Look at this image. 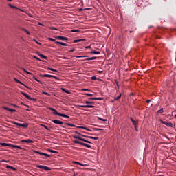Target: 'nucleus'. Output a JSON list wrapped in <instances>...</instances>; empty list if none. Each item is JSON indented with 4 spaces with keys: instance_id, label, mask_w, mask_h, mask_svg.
<instances>
[{
    "instance_id": "1",
    "label": "nucleus",
    "mask_w": 176,
    "mask_h": 176,
    "mask_svg": "<svg viewBox=\"0 0 176 176\" xmlns=\"http://www.w3.org/2000/svg\"><path fill=\"white\" fill-rule=\"evenodd\" d=\"M73 138H74V139H78V140H80V141H82V142H86V143H87V144H91V142H89V140H86V139H85V138H82L81 136H80V135H73Z\"/></svg>"
},
{
    "instance_id": "2",
    "label": "nucleus",
    "mask_w": 176,
    "mask_h": 176,
    "mask_svg": "<svg viewBox=\"0 0 176 176\" xmlns=\"http://www.w3.org/2000/svg\"><path fill=\"white\" fill-rule=\"evenodd\" d=\"M36 167L40 169H43L45 171H50L52 170L51 168H49V166H43V165H36Z\"/></svg>"
},
{
    "instance_id": "3",
    "label": "nucleus",
    "mask_w": 176,
    "mask_h": 176,
    "mask_svg": "<svg viewBox=\"0 0 176 176\" xmlns=\"http://www.w3.org/2000/svg\"><path fill=\"white\" fill-rule=\"evenodd\" d=\"M21 94L25 96V98H26L28 100H34L36 101V98H31L28 94H26L25 92L21 91Z\"/></svg>"
},
{
    "instance_id": "4",
    "label": "nucleus",
    "mask_w": 176,
    "mask_h": 176,
    "mask_svg": "<svg viewBox=\"0 0 176 176\" xmlns=\"http://www.w3.org/2000/svg\"><path fill=\"white\" fill-rule=\"evenodd\" d=\"M14 124L18 126H21V127H23V128H28V123H19L16 122H14Z\"/></svg>"
},
{
    "instance_id": "5",
    "label": "nucleus",
    "mask_w": 176,
    "mask_h": 176,
    "mask_svg": "<svg viewBox=\"0 0 176 176\" xmlns=\"http://www.w3.org/2000/svg\"><path fill=\"white\" fill-rule=\"evenodd\" d=\"M161 123L166 125V126H168V127H173V124L172 122H167L164 121L162 120H161Z\"/></svg>"
},
{
    "instance_id": "6",
    "label": "nucleus",
    "mask_w": 176,
    "mask_h": 176,
    "mask_svg": "<svg viewBox=\"0 0 176 176\" xmlns=\"http://www.w3.org/2000/svg\"><path fill=\"white\" fill-rule=\"evenodd\" d=\"M48 109H50V111H52V114L54 115H56L58 116H59L60 113H58L54 108L52 107H48Z\"/></svg>"
},
{
    "instance_id": "7",
    "label": "nucleus",
    "mask_w": 176,
    "mask_h": 176,
    "mask_svg": "<svg viewBox=\"0 0 176 176\" xmlns=\"http://www.w3.org/2000/svg\"><path fill=\"white\" fill-rule=\"evenodd\" d=\"M34 153H37L38 155H41L45 156V157H47L48 158L51 157V155H50L49 154H46V153H40V151H34Z\"/></svg>"
},
{
    "instance_id": "8",
    "label": "nucleus",
    "mask_w": 176,
    "mask_h": 176,
    "mask_svg": "<svg viewBox=\"0 0 176 176\" xmlns=\"http://www.w3.org/2000/svg\"><path fill=\"white\" fill-rule=\"evenodd\" d=\"M56 38L60 41H68L69 38L62 36H56Z\"/></svg>"
},
{
    "instance_id": "9",
    "label": "nucleus",
    "mask_w": 176,
    "mask_h": 176,
    "mask_svg": "<svg viewBox=\"0 0 176 176\" xmlns=\"http://www.w3.org/2000/svg\"><path fill=\"white\" fill-rule=\"evenodd\" d=\"M41 76L43 77V78L45 77V78H54V79H58L57 76L50 75V74H44V75H42Z\"/></svg>"
},
{
    "instance_id": "10",
    "label": "nucleus",
    "mask_w": 176,
    "mask_h": 176,
    "mask_svg": "<svg viewBox=\"0 0 176 176\" xmlns=\"http://www.w3.org/2000/svg\"><path fill=\"white\" fill-rule=\"evenodd\" d=\"M52 122L54 124H58V125H63V122L59 120H53Z\"/></svg>"
},
{
    "instance_id": "11",
    "label": "nucleus",
    "mask_w": 176,
    "mask_h": 176,
    "mask_svg": "<svg viewBox=\"0 0 176 176\" xmlns=\"http://www.w3.org/2000/svg\"><path fill=\"white\" fill-rule=\"evenodd\" d=\"M3 109H5V110H7V111H8L11 113L16 112V109H10V108H8L6 106H3Z\"/></svg>"
},
{
    "instance_id": "12",
    "label": "nucleus",
    "mask_w": 176,
    "mask_h": 176,
    "mask_svg": "<svg viewBox=\"0 0 176 176\" xmlns=\"http://www.w3.org/2000/svg\"><path fill=\"white\" fill-rule=\"evenodd\" d=\"M130 120L131 121V122L133 123V124L134 125L135 128H136V126L138 125V123L136 120H135L132 117H130Z\"/></svg>"
},
{
    "instance_id": "13",
    "label": "nucleus",
    "mask_w": 176,
    "mask_h": 176,
    "mask_svg": "<svg viewBox=\"0 0 176 176\" xmlns=\"http://www.w3.org/2000/svg\"><path fill=\"white\" fill-rule=\"evenodd\" d=\"M83 138H87L91 140H97L99 139L98 137H94V136H87V135H82Z\"/></svg>"
},
{
    "instance_id": "14",
    "label": "nucleus",
    "mask_w": 176,
    "mask_h": 176,
    "mask_svg": "<svg viewBox=\"0 0 176 176\" xmlns=\"http://www.w3.org/2000/svg\"><path fill=\"white\" fill-rule=\"evenodd\" d=\"M55 44L56 45H60L62 46H64V47H67V45L63 42H60V41H55Z\"/></svg>"
},
{
    "instance_id": "15",
    "label": "nucleus",
    "mask_w": 176,
    "mask_h": 176,
    "mask_svg": "<svg viewBox=\"0 0 176 176\" xmlns=\"http://www.w3.org/2000/svg\"><path fill=\"white\" fill-rule=\"evenodd\" d=\"M91 54H95V55H99L100 54V52L99 51H96V50H92L90 52Z\"/></svg>"
},
{
    "instance_id": "16",
    "label": "nucleus",
    "mask_w": 176,
    "mask_h": 176,
    "mask_svg": "<svg viewBox=\"0 0 176 176\" xmlns=\"http://www.w3.org/2000/svg\"><path fill=\"white\" fill-rule=\"evenodd\" d=\"M38 56H40V58H41V59L47 60V56H45V55H43V54H39V53H38Z\"/></svg>"
},
{
    "instance_id": "17",
    "label": "nucleus",
    "mask_w": 176,
    "mask_h": 176,
    "mask_svg": "<svg viewBox=\"0 0 176 176\" xmlns=\"http://www.w3.org/2000/svg\"><path fill=\"white\" fill-rule=\"evenodd\" d=\"M22 142H25V143H33V141L30 139H28V140H22Z\"/></svg>"
},
{
    "instance_id": "18",
    "label": "nucleus",
    "mask_w": 176,
    "mask_h": 176,
    "mask_svg": "<svg viewBox=\"0 0 176 176\" xmlns=\"http://www.w3.org/2000/svg\"><path fill=\"white\" fill-rule=\"evenodd\" d=\"M97 58H98L97 56H93V57L86 58L85 60H87V61L94 60H96Z\"/></svg>"
},
{
    "instance_id": "19",
    "label": "nucleus",
    "mask_w": 176,
    "mask_h": 176,
    "mask_svg": "<svg viewBox=\"0 0 176 176\" xmlns=\"http://www.w3.org/2000/svg\"><path fill=\"white\" fill-rule=\"evenodd\" d=\"M59 116L63 117V118H67V119H69V116H67V115H66V114H64V113H60Z\"/></svg>"
},
{
    "instance_id": "20",
    "label": "nucleus",
    "mask_w": 176,
    "mask_h": 176,
    "mask_svg": "<svg viewBox=\"0 0 176 176\" xmlns=\"http://www.w3.org/2000/svg\"><path fill=\"white\" fill-rule=\"evenodd\" d=\"M61 90H62L63 92H65V93H66V94H71V92H70L69 90L66 89H65V88H61Z\"/></svg>"
},
{
    "instance_id": "21",
    "label": "nucleus",
    "mask_w": 176,
    "mask_h": 176,
    "mask_svg": "<svg viewBox=\"0 0 176 176\" xmlns=\"http://www.w3.org/2000/svg\"><path fill=\"white\" fill-rule=\"evenodd\" d=\"M6 168L12 169L14 171H17V169L16 168H14V166H10V165H7Z\"/></svg>"
},
{
    "instance_id": "22",
    "label": "nucleus",
    "mask_w": 176,
    "mask_h": 176,
    "mask_svg": "<svg viewBox=\"0 0 176 176\" xmlns=\"http://www.w3.org/2000/svg\"><path fill=\"white\" fill-rule=\"evenodd\" d=\"M11 147L14 148L21 149V150L23 149V147H20V146H16L15 144H12Z\"/></svg>"
},
{
    "instance_id": "23",
    "label": "nucleus",
    "mask_w": 176,
    "mask_h": 176,
    "mask_svg": "<svg viewBox=\"0 0 176 176\" xmlns=\"http://www.w3.org/2000/svg\"><path fill=\"white\" fill-rule=\"evenodd\" d=\"M85 39H75L73 41V43H80V42H82V41H84Z\"/></svg>"
},
{
    "instance_id": "24",
    "label": "nucleus",
    "mask_w": 176,
    "mask_h": 176,
    "mask_svg": "<svg viewBox=\"0 0 176 176\" xmlns=\"http://www.w3.org/2000/svg\"><path fill=\"white\" fill-rule=\"evenodd\" d=\"M81 145L85 146L87 148H91V146H90V144H86V143H81Z\"/></svg>"
},
{
    "instance_id": "25",
    "label": "nucleus",
    "mask_w": 176,
    "mask_h": 176,
    "mask_svg": "<svg viewBox=\"0 0 176 176\" xmlns=\"http://www.w3.org/2000/svg\"><path fill=\"white\" fill-rule=\"evenodd\" d=\"M122 97V93H120L117 97L114 98L115 100H119L121 99Z\"/></svg>"
},
{
    "instance_id": "26",
    "label": "nucleus",
    "mask_w": 176,
    "mask_h": 176,
    "mask_svg": "<svg viewBox=\"0 0 176 176\" xmlns=\"http://www.w3.org/2000/svg\"><path fill=\"white\" fill-rule=\"evenodd\" d=\"M65 125L68 126H71V127H76V125L74 124H70V123H68V122H66L65 123Z\"/></svg>"
},
{
    "instance_id": "27",
    "label": "nucleus",
    "mask_w": 176,
    "mask_h": 176,
    "mask_svg": "<svg viewBox=\"0 0 176 176\" xmlns=\"http://www.w3.org/2000/svg\"><path fill=\"white\" fill-rule=\"evenodd\" d=\"M73 143L74 144H78L80 145H82V144H83V143H82V142H79V140H74Z\"/></svg>"
},
{
    "instance_id": "28",
    "label": "nucleus",
    "mask_w": 176,
    "mask_h": 176,
    "mask_svg": "<svg viewBox=\"0 0 176 176\" xmlns=\"http://www.w3.org/2000/svg\"><path fill=\"white\" fill-rule=\"evenodd\" d=\"M3 146H11L12 144H8V143H1Z\"/></svg>"
},
{
    "instance_id": "29",
    "label": "nucleus",
    "mask_w": 176,
    "mask_h": 176,
    "mask_svg": "<svg viewBox=\"0 0 176 176\" xmlns=\"http://www.w3.org/2000/svg\"><path fill=\"white\" fill-rule=\"evenodd\" d=\"M74 164H78V165H80L82 167L85 166V165H84V164H80V162H77L76 161H75L74 162H73Z\"/></svg>"
},
{
    "instance_id": "30",
    "label": "nucleus",
    "mask_w": 176,
    "mask_h": 176,
    "mask_svg": "<svg viewBox=\"0 0 176 176\" xmlns=\"http://www.w3.org/2000/svg\"><path fill=\"white\" fill-rule=\"evenodd\" d=\"M22 70H23V72H25V73L28 74H30L32 75V72H28V70H26L25 68H22Z\"/></svg>"
},
{
    "instance_id": "31",
    "label": "nucleus",
    "mask_w": 176,
    "mask_h": 176,
    "mask_svg": "<svg viewBox=\"0 0 176 176\" xmlns=\"http://www.w3.org/2000/svg\"><path fill=\"white\" fill-rule=\"evenodd\" d=\"M22 70H23V72H25V73L28 74H30L32 75V72H28V70H26L25 68H22Z\"/></svg>"
},
{
    "instance_id": "32",
    "label": "nucleus",
    "mask_w": 176,
    "mask_h": 176,
    "mask_svg": "<svg viewBox=\"0 0 176 176\" xmlns=\"http://www.w3.org/2000/svg\"><path fill=\"white\" fill-rule=\"evenodd\" d=\"M158 114L163 113H164V108H161L159 109L157 112Z\"/></svg>"
},
{
    "instance_id": "33",
    "label": "nucleus",
    "mask_w": 176,
    "mask_h": 176,
    "mask_svg": "<svg viewBox=\"0 0 176 176\" xmlns=\"http://www.w3.org/2000/svg\"><path fill=\"white\" fill-rule=\"evenodd\" d=\"M47 69H48L50 71L54 72H58V70H56V69H55L54 68L48 67V68H47Z\"/></svg>"
},
{
    "instance_id": "34",
    "label": "nucleus",
    "mask_w": 176,
    "mask_h": 176,
    "mask_svg": "<svg viewBox=\"0 0 176 176\" xmlns=\"http://www.w3.org/2000/svg\"><path fill=\"white\" fill-rule=\"evenodd\" d=\"M89 58L88 56H77L76 58Z\"/></svg>"
},
{
    "instance_id": "35",
    "label": "nucleus",
    "mask_w": 176,
    "mask_h": 176,
    "mask_svg": "<svg viewBox=\"0 0 176 176\" xmlns=\"http://www.w3.org/2000/svg\"><path fill=\"white\" fill-rule=\"evenodd\" d=\"M8 6H10V8H12V9H18L17 7H16V6H14L10 4V3L8 4Z\"/></svg>"
},
{
    "instance_id": "36",
    "label": "nucleus",
    "mask_w": 176,
    "mask_h": 176,
    "mask_svg": "<svg viewBox=\"0 0 176 176\" xmlns=\"http://www.w3.org/2000/svg\"><path fill=\"white\" fill-rule=\"evenodd\" d=\"M85 104H94V102L86 100L85 101Z\"/></svg>"
},
{
    "instance_id": "37",
    "label": "nucleus",
    "mask_w": 176,
    "mask_h": 176,
    "mask_svg": "<svg viewBox=\"0 0 176 176\" xmlns=\"http://www.w3.org/2000/svg\"><path fill=\"white\" fill-rule=\"evenodd\" d=\"M41 126L44 127V129H47L48 131H50V129L47 126H46L45 124H41Z\"/></svg>"
},
{
    "instance_id": "38",
    "label": "nucleus",
    "mask_w": 176,
    "mask_h": 176,
    "mask_svg": "<svg viewBox=\"0 0 176 176\" xmlns=\"http://www.w3.org/2000/svg\"><path fill=\"white\" fill-rule=\"evenodd\" d=\"M78 129H85L87 131H89V129H88L87 127L85 126H77Z\"/></svg>"
},
{
    "instance_id": "39",
    "label": "nucleus",
    "mask_w": 176,
    "mask_h": 176,
    "mask_svg": "<svg viewBox=\"0 0 176 176\" xmlns=\"http://www.w3.org/2000/svg\"><path fill=\"white\" fill-rule=\"evenodd\" d=\"M85 108H94V105H90V104H86Z\"/></svg>"
},
{
    "instance_id": "40",
    "label": "nucleus",
    "mask_w": 176,
    "mask_h": 176,
    "mask_svg": "<svg viewBox=\"0 0 176 176\" xmlns=\"http://www.w3.org/2000/svg\"><path fill=\"white\" fill-rule=\"evenodd\" d=\"M98 119L100 120H101V121H102V122H107V119H104V118H100V117H98Z\"/></svg>"
},
{
    "instance_id": "41",
    "label": "nucleus",
    "mask_w": 176,
    "mask_h": 176,
    "mask_svg": "<svg viewBox=\"0 0 176 176\" xmlns=\"http://www.w3.org/2000/svg\"><path fill=\"white\" fill-rule=\"evenodd\" d=\"M93 130H94V131H103V129H100V128H93Z\"/></svg>"
},
{
    "instance_id": "42",
    "label": "nucleus",
    "mask_w": 176,
    "mask_h": 176,
    "mask_svg": "<svg viewBox=\"0 0 176 176\" xmlns=\"http://www.w3.org/2000/svg\"><path fill=\"white\" fill-rule=\"evenodd\" d=\"M48 152H50V153H58V151H55L54 150H48Z\"/></svg>"
},
{
    "instance_id": "43",
    "label": "nucleus",
    "mask_w": 176,
    "mask_h": 176,
    "mask_svg": "<svg viewBox=\"0 0 176 176\" xmlns=\"http://www.w3.org/2000/svg\"><path fill=\"white\" fill-rule=\"evenodd\" d=\"M91 79L92 80H98V78H96V76H92L91 77Z\"/></svg>"
},
{
    "instance_id": "44",
    "label": "nucleus",
    "mask_w": 176,
    "mask_h": 176,
    "mask_svg": "<svg viewBox=\"0 0 176 176\" xmlns=\"http://www.w3.org/2000/svg\"><path fill=\"white\" fill-rule=\"evenodd\" d=\"M50 29L52 30L58 31V28H56L55 27H50Z\"/></svg>"
},
{
    "instance_id": "45",
    "label": "nucleus",
    "mask_w": 176,
    "mask_h": 176,
    "mask_svg": "<svg viewBox=\"0 0 176 176\" xmlns=\"http://www.w3.org/2000/svg\"><path fill=\"white\" fill-rule=\"evenodd\" d=\"M103 98L100 97H96L95 100H102Z\"/></svg>"
},
{
    "instance_id": "46",
    "label": "nucleus",
    "mask_w": 176,
    "mask_h": 176,
    "mask_svg": "<svg viewBox=\"0 0 176 176\" xmlns=\"http://www.w3.org/2000/svg\"><path fill=\"white\" fill-rule=\"evenodd\" d=\"M23 31L28 34V35H30V32L27 29H23Z\"/></svg>"
},
{
    "instance_id": "47",
    "label": "nucleus",
    "mask_w": 176,
    "mask_h": 176,
    "mask_svg": "<svg viewBox=\"0 0 176 176\" xmlns=\"http://www.w3.org/2000/svg\"><path fill=\"white\" fill-rule=\"evenodd\" d=\"M75 133L76 134H77V135H78V136H82V137H83V135L82 134H81V133H80L78 131H75Z\"/></svg>"
},
{
    "instance_id": "48",
    "label": "nucleus",
    "mask_w": 176,
    "mask_h": 176,
    "mask_svg": "<svg viewBox=\"0 0 176 176\" xmlns=\"http://www.w3.org/2000/svg\"><path fill=\"white\" fill-rule=\"evenodd\" d=\"M33 41H34V42H36V43L37 45H41V44L38 41H37L36 39L34 38Z\"/></svg>"
},
{
    "instance_id": "49",
    "label": "nucleus",
    "mask_w": 176,
    "mask_h": 176,
    "mask_svg": "<svg viewBox=\"0 0 176 176\" xmlns=\"http://www.w3.org/2000/svg\"><path fill=\"white\" fill-rule=\"evenodd\" d=\"M48 40L52 41V42H55L56 41V39L55 38H48Z\"/></svg>"
},
{
    "instance_id": "50",
    "label": "nucleus",
    "mask_w": 176,
    "mask_h": 176,
    "mask_svg": "<svg viewBox=\"0 0 176 176\" xmlns=\"http://www.w3.org/2000/svg\"><path fill=\"white\" fill-rule=\"evenodd\" d=\"M14 80H15V82H18L19 84H22V82L19 80H18L17 78H15Z\"/></svg>"
},
{
    "instance_id": "51",
    "label": "nucleus",
    "mask_w": 176,
    "mask_h": 176,
    "mask_svg": "<svg viewBox=\"0 0 176 176\" xmlns=\"http://www.w3.org/2000/svg\"><path fill=\"white\" fill-rule=\"evenodd\" d=\"M85 95L87 96H93L92 94H89V93H86V94H85Z\"/></svg>"
},
{
    "instance_id": "52",
    "label": "nucleus",
    "mask_w": 176,
    "mask_h": 176,
    "mask_svg": "<svg viewBox=\"0 0 176 176\" xmlns=\"http://www.w3.org/2000/svg\"><path fill=\"white\" fill-rule=\"evenodd\" d=\"M71 32H73V33H75V32H79V30H72Z\"/></svg>"
},
{
    "instance_id": "53",
    "label": "nucleus",
    "mask_w": 176,
    "mask_h": 176,
    "mask_svg": "<svg viewBox=\"0 0 176 176\" xmlns=\"http://www.w3.org/2000/svg\"><path fill=\"white\" fill-rule=\"evenodd\" d=\"M33 78L34 79V80L40 82V80L38 78H36L34 76H33Z\"/></svg>"
},
{
    "instance_id": "54",
    "label": "nucleus",
    "mask_w": 176,
    "mask_h": 176,
    "mask_svg": "<svg viewBox=\"0 0 176 176\" xmlns=\"http://www.w3.org/2000/svg\"><path fill=\"white\" fill-rule=\"evenodd\" d=\"M43 94L47 95V96H50V94L46 91H43Z\"/></svg>"
},
{
    "instance_id": "55",
    "label": "nucleus",
    "mask_w": 176,
    "mask_h": 176,
    "mask_svg": "<svg viewBox=\"0 0 176 176\" xmlns=\"http://www.w3.org/2000/svg\"><path fill=\"white\" fill-rule=\"evenodd\" d=\"M33 58H34L37 60H41V59L38 57L36 56H33Z\"/></svg>"
},
{
    "instance_id": "56",
    "label": "nucleus",
    "mask_w": 176,
    "mask_h": 176,
    "mask_svg": "<svg viewBox=\"0 0 176 176\" xmlns=\"http://www.w3.org/2000/svg\"><path fill=\"white\" fill-rule=\"evenodd\" d=\"M75 52V49L73 48L72 50H69V53H74Z\"/></svg>"
},
{
    "instance_id": "57",
    "label": "nucleus",
    "mask_w": 176,
    "mask_h": 176,
    "mask_svg": "<svg viewBox=\"0 0 176 176\" xmlns=\"http://www.w3.org/2000/svg\"><path fill=\"white\" fill-rule=\"evenodd\" d=\"M152 102V100H151V99L146 100L147 104H150V102Z\"/></svg>"
},
{
    "instance_id": "58",
    "label": "nucleus",
    "mask_w": 176,
    "mask_h": 176,
    "mask_svg": "<svg viewBox=\"0 0 176 176\" xmlns=\"http://www.w3.org/2000/svg\"><path fill=\"white\" fill-rule=\"evenodd\" d=\"M89 100H96V97L89 98Z\"/></svg>"
},
{
    "instance_id": "59",
    "label": "nucleus",
    "mask_w": 176,
    "mask_h": 176,
    "mask_svg": "<svg viewBox=\"0 0 176 176\" xmlns=\"http://www.w3.org/2000/svg\"><path fill=\"white\" fill-rule=\"evenodd\" d=\"M12 107H14L15 108H19V106H17L16 104H12Z\"/></svg>"
},
{
    "instance_id": "60",
    "label": "nucleus",
    "mask_w": 176,
    "mask_h": 176,
    "mask_svg": "<svg viewBox=\"0 0 176 176\" xmlns=\"http://www.w3.org/2000/svg\"><path fill=\"white\" fill-rule=\"evenodd\" d=\"M80 107L86 108V105H80Z\"/></svg>"
},
{
    "instance_id": "61",
    "label": "nucleus",
    "mask_w": 176,
    "mask_h": 176,
    "mask_svg": "<svg viewBox=\"0 0 176 176\" xmlns=\"http://www.w3.org/2000/svg\"><path fill=\"white\" fill-rule=\"evenodd\" d=\"M83 91H89V89H83Z\"/></svg>"
},
{
    "instance_id": "62",
    "label": "nucleus",
    "mask_w": 176,
    "mask_h": 176,
    "mask_svg": "<svg viewBox=\"0 0 176 176\" xmlns=\"http://www.w3.org/2000/svg\"><path fill=\"white\" fill-rule=\"evenodd\" d=\"M82 10H83L82 8H79V9H78V11H79V12H81V11H82Z\"/></svg>"
},
{
    "instance_id": "63",
    "label": "nucleus",
    "mask_w": 176,
    "mask_h": 176,
    "mask_svg": "<svg viewBox=\"0 0 176 176\" xmlns=\"http://www.w3.org/2000/svg\"><path fill=\"white\" fill-rule=\"evenodd\" d=\"M78 173H74L73 176H77Z\"/></svg>"
},
{
    "instance_id": "64",
    "label": "nucleus",
    "mask_w": 176,
    "mask_h": 176,
    "mask_svg": "<svg viewBox=\"0 0 176 176\" xmlns=\"http://www.w3.org/2000/svg\"><path fill=\"white\" fill-rule=\"evenodd\" d=\"M78 173H74L73 176H77Z\"/></svg>"
}]
</instances>
